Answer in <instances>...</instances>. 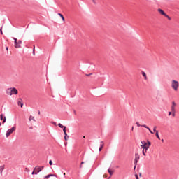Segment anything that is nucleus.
Returning a JSON list of instances; mask_svg holds the SVG:
<instances>
[{"label":"nucleus","mask_w":179,"mask_h":179,"mask_svg":"<svg viewBox=\"0 0 179 179\" xmlns=\"http://www.w3.org/2000/svg\"><path fill=\"white\" fill-rule=\"evenodd\" d=\"M42 170H44V166H40Z\"/></svg>","instance_id":"79ce46f5"},{"label":"nucleus","mask_w":179,"mask_h":179,"mask_svg":"<svg viewBox=\"0 0 179 179\" xmlns=\"http://www.w3.org/2000/svg\"><path fill=\"white\" fill-rule=\"evenodd\" d=\"M136 165H134V170H136Z\"/></svg>","instance_id":"37998d69"},{"label":"nucleus","mask_w":179,"mask_h":179,"mask_svg":"<svg viewBox=\"0 0 179 179\" xmlns=\"http://www.w3.org/2000/svg\"><path fill=\"white\" fill-rule=\"evenodd\" d=\"M17 104L18 106H20L21 108H23L24 103H23V99H22V98L18 99Z\"/></svg>","instance_id":"423d86ee"},{"label":"nucleus","mask_w":179,"mask_h":179,"mask_svg":"<svg viewBox=\"0 0 179 179\" xmlns=\"http://www.w3.org/2000/svg\"><path fill=\"white\" fill-rule=\"evenodd\" d=\"M1 125H2V123L0 122V127H1Z\"/></svg>","instance_id":"864d4df0"},{"label":"nucleus","mask_w":179,"mask_h":179,"mask_svg":"<svg viewBox=\"0 0 179 179\" xmlns=\"http://www.w3.org/2000/svg\"><path fill=\"white\" fill-rule=\"evenodd\" d=\"M50 177H57V175L50 173V174H48V175L45 176L44 177V178L47 179V178H50Z\"/></svg>","instance_id":"1a4fd4ad"},{"label":"nucleus","mask_w":179,"mask_h":179,"mask_svg":"<svg viewBox=\"0 0 179 179\" xmlns=\"http://www.w3.org/2000/svg\"><path fill=\"white\" fill-rule=\"evenodd\" d=\"M171 114V112H169V115L170 116V115Z\"/></svg>","instance_id":"49530a36"},{"label":"nucleus","mask_w":179,"mask_h":179,"mask_svg":"<svg viewBox=\"0 0 179 179\" xmlns=\"http://www.w3.org/2000/svg\"><path fill=\"white\" fill-rule=\"evenodd\" d=\"M21 45H22V40H18V41H17V44H15V48H21Z\"/></svg>","instance_id":"0eeeda50"},{"label":"nucleus","mask_w":179,"mask_h":179,"mask_svg":"<svg viewBox=\"0 0 179 179\" xmlns=\"http://www.w3.org/2000/svg\"><path fill=\"white\" fill-rule=\"evenodd\" d=\"M52 124H53V125H57V122H52Z\"/></svg>","instance_id":"a19ab883"},{"label":"nucleus","mask_w":179,"mask_h":179,"mask_svg":"<svg viewBox=\"0 0 179 179\" xmlns=\"http://www.w3.org/2000/svg\"><path fill=\"white\" fill-rule=\"evenodd\" d=\"M31 120H34V117H33V116L31 115V116L29 117V121H31Z\"/></svg>","instance_id":"c85d7f7f"},{"label":"nucleus","mask_w":179,"mask_h":179,"mask_svg":"<svg viewBox=\"0 0 179 179\" xmlns=\"http://www.w3.org/2000/svg\"><path fill=\"white\" fill-rule=\"evenodd\" d=\"M150 146H152V143L149 140H148L147 141V148H148V149H149Z\"/></svg>","instance_id":"4468645a"},{"label":"nucleus","mask_w":179,"mask_h":179,"mask_svg":"<svg viewBox=\"0 0 179 179\" xmlns=\"http://www.w3.org/2000/svg\"><path fill=\"white\" fill-rule=\"evenodd\" d=\"M31 174H32V176L34 175V174H36V170H34H34H33Z\"/></svg>","instance_id":"72a5a7b5"},{"label":"nucleus","mask_w":179,"mask_h":179,"mask_svg":"<svg viewBox=\"0 0 179 179\" xmlns=\"http://www.w3.org/2000/svg\"><path fill=\"white\" fill-rule=\"evenodd\" d=\"M0 120H1V121H2V120H3V114L0 115Z\"/></svg>","instance_id":"cd10ccee"},{"label":"nucleus","mask_w":179,"mask_h":179,"mask_svg":"<svg viewBox=\"0 0 179 179\" xmlns=\"http://www.w3.org/2000/svg\"><path fill=\"white\" fill-rule=\"evenodd\" d=\"M80 168L82 169V165H81V164H80Z\"/></svg>","instance_id":"603ef678"},{"label":"nucleus","mask_w":179,"mask_h":179,"mask_svg":"<svg viewBox=\"0 0 179 179\" xmlns=\"http://www.w3.org/2000/svg\"><path fill=\"white\" fill-rule=\"evenodd\" d=\"M14 40V44H17V38H13Z\"/></svg>","instance_id":"4be33fe9"},{"label":"nucleus","mask_w":179,"mask_h":179,"mask_svg":"<svg viewBox=\"0 0 179 179\" xmlns=\"http://www.w3.org/2000/svg\"><path fill=\"white\" fill-rule=\"evenodd\" d=\"M3 170H5V166H0V174L1 176H2V172L3 171Z\"/></svg>","instance_id":"9d476101"},{"label":"nucleus","mask_w":179,"mask_h":179,"mask_svg":"<svg viewBox=\"0 0 179 179\" xmlns=\"http://www.w3.org/2000/svg\"><path fill=\"white\" fill-rule=\"evenodd\" d=\"M92 75H93V73H90V74H86V76H92Z\"/></svg>","instance_id":"ea45409f"},{"label":"nucleus","mask_w":179,"mask_h":179,"mask_svg":"<svg viewBox=\"0 0 179 179\" xmlns=\"http://www.w3.org/2000/svg\"><path fill=\"white\" fill-rule=\"evenodd\" d=\"M58 15L61 17L62 20L63 22H65V17H64V15L62 13H58Z\"/></svg>","instance_id":"f8f14e48"},{"label":"nucleus","mask_w":179,"mask_h":179,"mask_svg":"<svg viewBox=\"0 0 179 179\" xmlns=\"http://www.w3.org/2000/svg\"><path fill=\"white\" fill-rule=\"evenodd\" d=\"M162 142H164V139L162 138Z\"/></svg>","instance_id":"09e8293b"},{"label":"nucleus","mask_w":179,"mask_h":179,"mask_svg":"<svg viewBox=\"0 0 179 179\" xmlns=\"http://www.w3.org/2000/svg\"><path fill=\"white\" fill-rule=\"evenodd\" d=\"M135 178H136V179H139V177L138 176V174L135 175Z\"/></svg>","instance_id":"4c0bfd02"},{"label":"nucleus","mask_w":179,"mask_h":179,"mask_svg":"<svg viewBox=\"0 0 179 179\" xmlns=\"http://www.w3.org/2000/svg\"><path fill=\"white\" fill-rule=\"evenodd\" d=\"M80 164H85V162H82Z\"/></svg>","instance_id":"c03bdc74"},{"label":"nucleus","mask_w":179,"mask_h":179,"mask_svg":"<svg viewBox=\"0 0 179 179\" xmlns=\"http://www.w3.org/2000/svg\"><path fill=\"white\" fill-rule=\"evenodd\" d=\"M155 136H156V138H157V139L160 141V136H159V131H157V133H155Z\"/></svg>","instance_id":"a211bd4d"},{"label":"nucleus","mask_w":179,"mask_h":179,"mask_svg":"<svg viewBox=\"0 0 179 179\" xmlns=\"http://www.w3.org/2000/svg\"><path fill=\"white\" fill-rule=\"evenodd\" d=\"M58 127H60V128H62V129H63V131H64V129H66V127L62 125L61 123H59V124H58Z\"/></svg>","instance_id":"9b49d317"},{"label":"nucleus","mask_w":179,"mask_h":179,"mask_svg":"<svg viewBox=\"0 0 179 179\" xmlns=\"http://www.w3.org/2000/svg\"><path fill=\"white\" fill-rule=\"evenodd\" d=\"M64 134V139H66V136H68V134L66 133V129H64V130H63Z\"/></svg>","instance_id":"ddd939ff"},{"label":"nucleus","mask_w":179,"mask_h":179,"mask_svg":"<svg viewBox=\"0 0 179 179\" xmlns=\"http://www.w3.org/2000/svg\"><path fill=\"white\" fill-rule=\"evenodd\" d=\"M165 17H167V19L169 20H171V17H170V16H169V15H166V14H165V15H164Z\"/></svg>","instance_id":"aec40b11"},{"label":"nucleus","mask_w":179,"mask_h":179,"mask_svg":"<svg viewBox=\"0 0 179 179\" xmlns=\"http://www.w3.org/2000/svg\"><path fill=\"white\" fill-rule=\"evenodd\" d=\"M156 128H157L156 126L153 127V131H154V132H155V134H156L157 132H159V131H157V130L156 129Z\"/></svg>","instance_id":"5701e85b"},{"label":"nucleus","mask_w":179,"mask_h":179,"mask_svg":"<svg viewBox=\"0 0 179 179\" xmlns=\"http://www.w3.org/2000/svg\"><path fill=\"white\" fill-rule=\"evenodd\" d=\"M173 117H176V112H172Z\"/></svg>","instance_id":"c9c22d12"},{"label":"nucleus","mask_w":179,"mask_h":179,"mask_svg":"<svg viewBox=\"0 0 179 179\" xmlns=\"http://www.w3.org/2000/svg\"><path fill=\"white\" fill-rule=\"evenodd\" d=\"M144 152H145V154L146 155V152H146V150H144Z\"/></svg>","instance_id":"de8ad7c7"},{"label":"nucleus","mask_w":179,"mask_h":179,"mask_svg":"<svg viewBox=\"0 0 179 179\" xmlns=\"http://www.w3.org/2000/svg\"><path fill=\"white\" fill-rule=\"evenodd\" d=\"M142 176V173H139V176L141 177Z\"/></svg>","instance_id":"8fccbe9b"},{"label":"nucleus","mask_w":179,"mask_h":179,"mask_svg":"<svg viewBox=\"0 0 179 179\" xmlns=\"http://www.w3.org/2000/svg\"><path fill=\"white\" fill-rule=\"evenodd\" d=\"M36 50V46L34 45V49H33V55H34L36 52H34Z\"/></svg>","instance_id":"bb28decb"},{"label":"nucleus","mask_w":179,"mask_h":179,"mask_svg":"<svg viewBox=\"0 0 179 179\" xmlns=\"http://www.w3.org/2000/svg\"><path fill=\"white\" fill-rule=\"evenodd\" d=\"M108 173H109L110 176H113V174H114V171H111L110 168L108 169Z\"/></svg>","instance_id":"f3484780"},{"label":"nucleus","mask_w":179,"mask_h":179,"mask_svg":"<svg viewBox=\"0 0 179 179\" xmlns=\"http://www.w3.org/2000/svg\"><path fill=\"white\" fill-rule=\"evenodd\" d=\"M6 50H7V51H8V47H6Z\"/></svg>","instance_id":"5fc2aeb1"},{"label":"nucleus","mask_w":179,"mask_h":179,"mask_svg":"<svg viewBox=\"0 0 179 179\" xmlns=\"http://www.w3.org/2000/svg\"><path fill=\"white\" fill-rule=\"evenodd\" d=\"M175 106H176V102L173 101V102H172V106L174 107Z\"/></svg>","instance_id":"e433bc0d"},{"label":"nucleus","mask_w":179,"mask_h":179,"mask_svg":"<svg viewBox=\"0 0 179 179\" xmlns=\"http://www.w3.org/2000/svg\"><path fill=\"white\" fill-rule=\"evenodd\" d=\"M171 111L172 113H176V108H174V106H171Z\"/></svg>","instance_id":"412c9836"},{"label":"nucleus","mask_w":179,"mask_h":179,"mask_svg":"<svg viewBox=\"0 0 179 179\" xmlns=\"http://www.w3.org/2000/svg\"><path fill=\"white\" fill-rule=\"evenodd\" d=\"M34 170L36 171L35 175L37 176V174H38V173L42 171V169L41 167H40L39 166H36L34 168Z\"/></svg>","instance_id":"39448f33"},{"label":"nucleus","mask_w":179,"mask_h":179,"mask_svg":"<svg viewBox=\"0 0 179 179\" xmlns=\"http://www.w3.org/2000/svg\"><path fill=\"white\" fill-rule=\"evenodd\" d=\"M38 114L40 115V110H38Z\"/></svg>","instance_id":"3c124183"},{"label":"nucleus","mask_w":179,"mask_h":179,"mask_svg":"<svg viewBox=\"0 0 179 179\" xmlns=\"http://www.w3.org/2000/svg\"><path fill=\"white\" fill-rule=\"evenodd\" d=\"M65 174H66V173H64V176H65Z\"/></svg>","instance_id":"6e6d98bb"},{"label":"nucleus","mask_w":179,"mask_h":179,"mask_svg":"<svg viewBox=\"0 0 179 179\" xmlns=\"http://www.w3.org/2000/svg\"><path fill=\"white\" fill-rule=\"evenodd\" d=\"M135 156H136V157H135V160H139V159H140V156H139V154H138V153H136L135 154Z\"/></svg>","instance_id":"2eb2a0df"},{"label":"nucleus","mask_w":179,"mask_h":179,"mask_svg":"<svg viewBox=\"0 0 179 179\" xmlns=\"http://www.w3.org/2000/svg\"><path fill=\"white\" fill-rule=\"evenodd\" d=\"M103 146H104V144H101L100 145V147H99V152H101V150H103Z\"/></svg>","instance_id":"6ab92c4d"},{"label":"nucleus","mask_w":179,"mask_h":179,"mask_svg":"<svg viewBox=\"0 0 179 179\" xmlns=\"http://www.w3.org/2000/svg\"><path fill=\"white\" fill-rule=\"evenodd\" d=\"M29 129H33V127H29Z\"/></svg>","instance_id":"a18cd8bd"},{"label":"nucleus","mask_w":179,"mask_h":179,"mask_svg":"<svg viewBox=\"0 0 179 179\" xmlns=\"http://www.w3.org/2000/svg\"><path fill=\"white\" fill-rule=\"evenodd\" d=\"M101 143H103V141H101Z\"/></svg>","instance_id":"4d7b16f0"},{"label":"nucleus","mask_w":179,"mask_h":179,"mask_svg":"<svg viewBox=\"0 0 179 179\" xmlns=\"http://www.w3.org/2000/svg\"><path fill=\"white\" fill-rule=\"evenodd\" d=\"M68 139H69V136H66V138H64V141H67Z\"/></svg>","instance_id":"f704fd0d"},{"label":"nucleus","mask_w":179,"mask_h":179,"mask_svg":"<svg viewBox=\"0 0 179 179\" xmlns=\"http://www.w3.org/2000/svg\"><path fill=\"white\" fill-rule=\"evenodd\" d=\"M15 129H16L15 127H13L11 129H8L6 133V138H8L11 134H13Z\"/></svg>","instance_id":"20e7f679"},{"label":"nucleus","mask_w":179,"mask_h":179,"mask_svg":"<svg viewBox=\"0 0 179 179\" xmlns=\"http://www.w3.org/2000/svg\"><path fill=\"white\" fill-rule=\"evenodd\" d=\"M141 127H143V128H146V129H148V128L149 127L146 124H143L141 125Z\"/></svg>","instance_id":"c756f323"},{"label":"nucleus","mask_w":179,"mask_h":179,"mask_svg":"<svg viewBox=\"0 0 179 179\" xmlns=\"http://www.w3.org/2000/svg\"><path fill=\"white\" fill-rule=\"evenodd\" d=\"M140 146L141 149H143L142 153L143 156H146V154L145 153V152H148V143L146 141H141V145Z\"/></svg>","instance_id":"f03ea898"},{"label":"nucleus","mask_w":179,"mask_h":179,"mask_svg":"<svg viewBox=\"0 0 179 179\" xmlns=\"http://www.w3.org/2000/svg\"><path fill=\"white\" fill-rule=\"evenodd\" d=\"M178 86H179V83L178 81L176 80H172V88L177 92V90H178Z\"/></svg>","instance_id":"7ed1b4c3"},{"label":"nucleus","mask_w":179,"mask_h":179,"mask_svg":"<svg viewBox=\"0 0 179 179\" xmlns=\"http://www.w3.org/2000/svg\"><path fill=\"white\" fill-rule=\"evenodd\" d=\"M147 129L149 131V132H150L151 134H155L150 127H148Z\"/></svg>","instance_id":"393cba45"},{"label":"nucleus","mask_w":179,"mask_h":179,"mask_svg":"<svg viewBox=\"0 0 179 179\" xmlns=\"http://www.w3.org/2000/svg\"><path fill=\"white\" fill-rule=\"evenodd\" d=\"M93 3H94V5H96L97 3H96V0H92Z\"/></svg>","instance_id":"58836bf2"},{"label":"nucleus","mask_w":179,"mask_h":179,"mask_svg":"<svg viewBox=\"0 0 179 179\" xmlns=\"http://www.w3.org/2000/svg\"><path fill=\"white\" fill-rule=\"evenodd\" d=\"M6 94H9L10 96H12L13 94H17L19 93V91H17V89L15 87H10L6 90Z\"/></svg>","instance_id":"f257e3e1"},{"label":"nucleus","mask_w":179,"mask_h":179,"mask_svg":"<svg viewBox=\"0 0 179 179\" xmlns=\"http://www.w3.org/2000/svg\"><path fill=\"white\" fill-rule=\"evenodd\" d=\"M49 164H50V166H52V160L50 159L49 161Z\"/></svg>","instance_id":"2f4dec72"},{"label":"nucleus","mask_w":179,"mask_h":179,"mask_svg":"<svg viewBox=\"0 0 179 179\" xmlns=\"http://www.w3.org/2000/svg\"><path fill=\"white\" fill-rule=\"evenodd\" d=\"M157 11L159 12V13H160V15H162V16L166 15V13L164 12V10H162V8H158Z\"/></svg>","instance_id":"6e6552de"},{"label":"nucleus","mask_w":179,"mask_h":179,"mask_svg":"<svg viewBox=\"0 0 179 179\" xmlns=\"http://www.w3.org/2000/svg\"><path fill=\"white\" fill-rule=\"evenodd\" d=\"M137 127H142V124H139L138 122H136Z\"/></svg>","instance_id":"7c9ffc66"},{"label":"nucleus","mask_w":179,"mask_h":179,"mask_svg":"<svg viewBox=\"0 0 179 179\" xmlns=\"http://www.w3.org/2000/svg\"><path fill=\"white\" fill-rule=\"evenodd\" d=\"M6 122V117H4L2 124H5Z\"/></svg>","instance_id":"b1692460"},{"label":"nucleus","mask_w":179,"mask_h":179,"mask_svg":"<svg viewBox=\"0 0 179 179\" xmlns=\"http://www.w3.org/2000/svg\"><path fill=\"white\" fill-rule=\"evenodd\" d=\"M0 33H1V36L3 34V32L2 31V27L0 29Z\"/></svg>","instance_id":"473e14b6"},{"label":"nucleus","mask_w":179,"mask_h":179,"mask_svg":"<svg viewBox=\"0 0 179 179\" xmlns=\"http://www.w3.org/2000/svg\"><path fill=\"white\" fill-rule=\"evenodd\" d=\"M134 165L136 166L138 164V159H134Z\"/></svg>","instance_id":"a878e982"},{"label":"nucleus","mask_w":179,"mask_h":179,"mask_svg":"<svg viewBox=\"0 0 179 179\" xmlns=\"http://www.w3.org/2000/svg\"><path fill=\"white\" fill-rule=\"evenodd\" d=\"M142 75L144 79L146 80V79H148V77L146 76V73H145V71H142Z\"/></svg>","instance_id":"dca6fc26"}]
</instances>
